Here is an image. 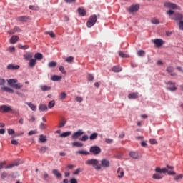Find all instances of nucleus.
Instances as JSON below:
<instances>
[{
	"label": "nucleus",
	"instance_id": "b1692460",
	"mask_svg": "<svg viewBox=\"0 0 183 183\" xmlns=\"http://www.w3.org/2000/svg\"><path fill=\"white\" fill-rule=\"evenodd\" d=\"M51 81H58L62 79V76H58V75H53L51 76Z\"/></svg>",
	"mask_w": 183,
	"mask_h": 183
},
{
	"label": "nucleus",
	"instance_id": "6ab92c4d",
	"mask_svg": "<svg viewBox=\"0 0 183 183\" xmlns=\"http://www.w3.org/2000/svg\"><path fill=\"white\" fill-rule=\"evenodd\" d=\"M17 41H19L18 36H12L9 40L10 44H16Z\"/></svg>",
	"mask_w": 183,
	"mask_h": 183
},
{
	"label": "nucleus",
	"instance_id": "dca6fc26",
	"mask_svg": "<svg viewBox=\"0 0 183 183\" xmlns=\"http://www.w3.org/2000/svg\"><path fill=\"white\" fill-rule=\"evenodd\" d=\"M153 179H162L164 175L161 172H157L152 176Z\"/></svg>",
	"mask_w": 183,
	"mask_h": 183
},
{
	"label": "nucleus",
	"instance_id": "603ef678",
	"mask_svg": "<svg viewBox=\"0 0 183 183\" xmlns=\"http://www.w3.org/2000/svg\"><path fill=\"white\" fill-rule=\"evenodd\" d=\"M152 24H154L155 25H158L159 24V20L157 19H152Z\"/></svg>",
	"mask_w": 183,
	"mask_h": 183
},
{
	"label": "nucleus",
	"instance_id": "f8f14e48",
	"mask_svg": "<svg viewBox=\"0 0 183 183\" xmlns=\"http://www.w3.org/2000/svg\"><path fill=\"white\" fill-rule=\"evenodd\" d=\"M138 9H139V4H135V5H132L129 8L128 11L129 12H137Z\"/></svg>",
	"mask_w": 183,
	"mask_h": 183
},
{
	"label": "nucleus",
	"instance_id": "774afa93",
	"mask_svg": "<svg viewBox=\"0 0 183 183\" xmlns=\"http://www.w3.org/2000/svg\"><path fill=\"white\" fill-rule=\"evenodd\" d=\"M9 52H15V47L11 46L9 48Z\"/></svg>",
	"mask_w": 183,
	"mask_h": 183
},
{
	"label": "nucleus",
	"instance_id": "c85d7f7f",
	"mask_svg": "<svg viewBox=\"0 0 183 183\" xmlns=\"http://www.w3.org/2000/svg\"><path fill=\"white\" fill-rule=\"evenodd\" d=\"M76 154H79V155H91V152L85 150L77 151Z\"/></svg>",
	"mask_w": 183,
	"mask_h": 183
},
{
	"label": "nucleus",
	"instance_id": "f257e3e1",
	"mask_svg": "<svg viewBox=\"0 0 183 183\" xmlns=\"http://www.w3.org/2000/svg\"><path fill=\"white\" fill-rule=\"evenodd\" d=\"M86 165H90L96 169V171H99L101 169V164H99V160L97 159H87L85 162Z\"/></svg>",
	"mask_w": 183,
	"mask_h": 183
},
{
	"label": "nucleus",
	"instance_id": "052dcab7",
	"mask_svg": "<svg viewBox=\"0 0 183 183\" xmlns=\"http://www.w3.org/2000/svg\"><path fill=\"white\" fill-rule=\"evenodd\" d=\"M105 142L107 144H112V142H114V140L112 139H105Z\"/></svg>",
	"mask_w": 183,
	"mask_h": 183
},
{
	"label": "nucleus",
	"instance_id": "338daca9",
	"mask_svg": "<svg viewBox=\"0 0 183 183\" xmlns=\"http://www.w3.org/2000/svg\"><path fill=\"white\" fill-rule=\"evenodd\" d=\"M70 183H78V181L75 178H72L70 179Z\"/></svg>",
	"mask_w": 183,
	"mask_h": 183
},
{
	"label": "nucleus",
	"instance_id": "4c0bfd02",
	"mask_svg": "<svg viewBox=\"0 0 183 183\" xmlns=\"http://www.w3.org/2000/svg\"><path fill=\"white\" fill-rule=\"evenodd\" d=\"M65 124H66V120L63 119L62 121L59 124L58 128H62L65 127Z\"/></svg>",
	"mask_w": 183,
	"mask_h": 183
},
{
	"label": "nucleus",
	"instance_id": "cd10ccee",
	"mask_svg": "<svg viewBox=\"0 0 183 183\" xmlns=\"http://www.w3.org/2000/svg\"><path fill=\"white\" fill-rule=\"evenodd\" d=\"M39 109L41 112H44V111H48V106L45 104H39Z\"/></svg>",
	"mask_w": 183,
	"mask_h": 183
},
{
	"label": "nucleus",
	"instance_id": "423d86ee",
	"mask_svg": "<svg viewBox=\"0 0 183 183\" xmlns=\"http://www.w3.org/2000/svg\"><path fill=\"white\" fill-rule=\"evenodd\" d=\"M89 151L91 154H93V155H99V153L101 152V147L95 145V146H92L89 149Z\"/></svg>",
	"mask_w": 183,
	"mask_h": 183
},
{
	"label": "nucleus",
	"instance_id": "2f4dec72",
	"mask_svg": "<svg viewBox=\"0 0 183 183\" xmlns=\"http://www.w3.org/2000/svg\"><path fill=\"white\" fill-rule=\"evenodd\" d=\"M98 138V133L94 132L89 136L90 141H94V139H97Z\"/></svg>",
	"mask_w": 183,
	"mask_h": 183
},
{
	"label": "nucleus",
	"instance_id": "09e8293b",
	"mask_svg": "<svg viewBox=\"0 0 183 183\" xmlns=\"http://www.w3.org/2000/svg\"><path fill=\"white\" fill-rule=\"evenodd\" d=\"M19 48L20 49H24V50H25V49H28V48H29V46H28V45L22 46L21 44H19Z\"/></svg>",
	"mask_w": 183,
	"mask_h": 183
},
{
	"label": "nucleus",
	"instance_id": "4d7b16f0",
	"mask_svg": "<svg viewBox=\"0 0 183 183\" xmlns=\"http://www.w3.org/2000/svg\"><path fill=\"white\" fill-rule=\"evenodd\" d=\"M82 172V169H81V168H78L76 171L74 172V174L78 175L79 172Z\"/></svg>",
	"mask_w": 183,
	"mask_h": 183
},
{
	"label": "nucleus",
	"instance_id": "69168bd1",
	"mask_svg": "<svg viewBox=\"0 0 183 183\" xmlns=\"http://www.w3.org/2000/svg\"><path fill=\"white\" fill-rule=\"evenodd\" d=\"M5 82H6L5 79L0 78V85H5Z\"/></svg>",
	"mask_w": 183,
	"mask_h": 183
},
{
	"label": "nucleus",
	"instance_id": "bf43d9fd",
	"mask_svg": "<svg viewBox=\"0 0 183 183\" xmlns=\"http://www.w3.org/2000/svg\"><path fill=\"white\" fill-rule=\"evenodd\" d=\"M29 9H31V11H38L39 8L35 6H29Z\"/></svg>",
	"mask_w": 183,
	"mask_h": 183
},
{
	"label": "nucleus",
	"instance_id": "c03bdc74",
	"mask_svg": "<svg viewBox=\"0 0 183 183\" xmlns=\"http://www.w3.org/2000/svg\"><path fill=\"white\" fill-rule=\"evenodd\" d=\"M138 56H145V51L144 50H139L137 51Z\"/></svg>",
	"mask_w": 183,
	"mask_h": 183
},
{
	"label": "nucleus",
	"instance_id": "a878e982",
	"mask_svg": "<svg viewBox=\"0 0 183 183\" xmlns=\"http://www.w3.org/2000/svg\"><path fill=\"white\" fill-rule=\"evenodd\" d=\"M52 174L56 176V178H62V174L57 169H53Z\"/></svg>",
	"mask_w": 183,
	"mask_h": 183
},
{
	"label": "nucleus",
	"instance_id": "473e14b6",
	"mask_svg": "<svg viewBox=\"0 0 183 183\" xmlns=\"http://www.w3.org/2000/svg\"><path fill=\"white\" fill-rule=\"evenodd\" d=\"M112 71L113 72H121L122 71V69L119 66H114V67H112Z\"/></svg>",
	"mask_w": 183,
	"mask_h": 183
},
{
	"label": "nucleus",
	"instance_id": "5701e85b",
	"mask_svg": "<svg viewBox=\"0 0 183 183\" xmlns=\"http://www.w3.org/2000/svg\"><path fill=\"white\" fill-rule=\"evenodd\" d=\"M7 69H11V71H15L16 69H19V65H14V64H9L7 66Z\"/></svg>",
	"mask_w": 183,
	"mask_h": 183
},
{
	"label": "nucleus",
	"instance_id": "f3484780",
	"mask_svg": "<svg viewBox=\"0 0 183 183\" xmlns=\"http://www.w3.org/2000/svg\"><path fill=\"white\" fill-rule=\"evenodd\" d=\"M29 19H31V18L26 16H19L17 18V20L20 21V22H26V21H29Z\"/></svg>",
	"mask_w": 183,
	"mask_h": 183
},
{
	"label": "nucleus",
	"instance_id": "2eb2a0df",
	"mask_svg": "<svg viewBox=\"0 0 183 183\" xmlns=\"http://www.w3.org/2000/svg\"><path fill=\"white\" fill-rule=\"evenodd\" d=\"M139 94H138V92L130 93L128 95L129 99H137V98H139Z\"/></svg>",
	"mask_w": 183,
	"mask_h": 183
},
{
	"label": "nucleus",
	"instance_id": "c756f323",
	"mask_svg": "<svg viewBox=\"0 0 183 183\" xmlns=\"http://www.w3.org/2000/svg\"><path fill=\"white\" fill-rule=\"evenodd\" d=\"M72 133L71 132H63L61 133L59 137L60 138H66V137H69V135H71Z\"/></svg>",
	"mask_w": 183,
	"mask_h": 183
},
{
	"label": "nucleus",
	"instance_id": "9b49d317",
	"mask_svg": "<svg viewBox=\"0 0 183 183\" xmlns=\"http://www.w3.org/2000/svg\"><path fill=\"white\" fill-rule=\"evenodd\" d=\"M101 168H109L110 163L108 159H103L101 160Z\"/></svg>",
	"mask_w": 183,
	"mask_h": 183
},
{
	"label": "nucleus",
	"instance_id": "6e6d98bb",
	"mask_svg": "<svg viewBox=\"0 0 183 183\" xmlns=\"http://www.w3.org/2000/svg\"><path fill=\"white\" fill-rule=\"evenodd\" d=\"M7 131H8L9 135H14V134H15V130L14 129H9Z\"/></svg>",
	"mask_w": 183,
	"mask_h": 183
},
{
	"label": "nucleus",
	"instance_id": "bb28decb",
	"mask_svg": "<svg viewBox=\"0 0 183 183\" xmlns=\"http://www.w3.org/2000/svg\"><path fill=\"white\" fill-rule=\"evenodd\" d=\"M35 65H36V60L35 59H30V61L29 62V66L30 68H34V66H35Z\"/></svg>",
	"mask_w": 183,
	"mask_h": 183
},
{
	"label": "nucleus",
	"instance_id": "0eeeda50",
	"mask_svg": "<svg viewBox=\"0 0 183 183\" xmlns=\"http://www.w3.org/2000/svg\"><path fill=\"white\" fill-rule=\"evenodd\" d=\"M166 85L171 86L167 87V90L170 91L171 92H174V91H177V89H178V88L175 86V82L168 81L166 83Z\"/></svg>",
	"mask_w": 183,
	"mask_h": 183
},
{
	"label": "nucleus",
	"instance_id": "680f3d73",
	"mask_svg": "<svg viewBox=\"0 0 183 183\" xmlns=\"http://www.w3.org/2000/svg\"><path fill=\"white\" fill-rule=\"evenodd\" d=\"M87 79L88 81H94V76H92V74H88Z\"/></svg>",
	"mask_w": 183,
	"mask_h": 183
},
{
	"label": "nucleus",
	"instance_id": "c9c22d12",
	"mask_svg": "<svg viewBox=\"0 0 183 183\" xmlns=\"http://www.w3.org/2000/svg\"><path fill=\"white\" fill-rule=\"evenodd\" d=\"M39 142L44 143L46 142V136H44L43 134H41L39 136Z\"/></svg>",
	"mask_w": 183,
	"mask_h": 183
},
{
	"label": "nucleus",
	"instance_id": "4be33fe9",
	"mask_svg": "<svg viewBox=\"0 0 183 183\" xmlns=\"http://www.w3.org/2000/svg\"><path fill=\"white\" fill-rule=\"evenodd\" d=\"M77 11H78V14L81 16H85V15H86V11H85L84 8L79 7Z\"/></svg>",
	"mask_w": 183,
	"mask_h": 183
},
{
	"label": "nucleus",
	"instance_id": "20e7f679",
	"mask_svg": "<svg viewBox=\"0 0 183 183\" xmlns=\"http://www.w3.org/2000/svg\"><path fill=\"white\" fill-rule=\"evenodd\" d=\"M172 19H174V21H179L178 24L179 29L180 31H183V15L179 13H175L174 17L172 18Z\"/></svg>",
	"mask_w": 183,
	"mask_h": 183
},
{
	"label": "nucleus",
	"instance_id": "58836bf2",
	"mask_svg": "<svg viewBox=\"0 0 183 183\" xmlns=\"http://www.w3.org/2000/svg\"><path fill=\"white\" fill-rule=\"evenodd\" d=\"M166 71L168 72V74H171V72H174V66H169L167 67Z\"/></svg>",
	"mask_w": 183,
	"mask_h": 183
},
{
	"label": "nucleus",
	"instance_id": "6e6552de",
	"mask_svg": "<svg viewBox=\"0 0 183 183\" xmlns=\"http://www.w3.org/2000/svg\"><path fill=\"white\" fill-rule=\"evenodd\" d=\"M12 112V107L8 105H2L0 107V112L8 113Z\"/></svg>",
	"mask_w": 183,
	"mask_h": 183
},
{
	"label": "nucleus",
	"instance_id": "3c124183",
	"mask_svg": "<svg viewBox=\"0 0 183 183\" xmlns=\"http://www.w3.org/2000/svg\"><path fill=\"white\" fill-rule=\"evenodd\" d=\"M40 152L45 153L46 151H48V147H42L41 148L39 149Z\"/></svg>",
	"mask_w": 183,
	"mask_h": 183
},
{
	"label": "nucleus",
	"instance_id": "7ed1b4c3",
	"mask_svg": "<svg viewBox=\"0 0 183 183\" xmlns=\"http://www.w3.org/2000/svg\"><path fill=\"white\" fill-rule=\"evenodd\" d=\"M7 82L9 85H11L12 88H14L15 89H21L24 86L22 84L18 83V80L15 79H11L7 80Z\"/></svg>",
	"mask_w": 183,
	"mask_h": 183
},
{
	"label": "nucleus",
	"instance_id": "8fccbe9b",
	"mask_svg": "<svg viewBox=\"0 0 183 183\" xmlns=\"http://www.w3.org/2000/svg\"><path fill=\"white\" fill-rule=\"evenodd\" d=\"M75 101H76V102H82L84 101V98H82L79 96H77L75 98Z\"/></svg>",
	"mask_w": 183,
	"mask_h": 183
},
{
	"label": "nucleus",
	"instance_id": "aec40b11",
	"mask_svg": "<svg viewBox=\"0 0 183 183\" xmlns=\"http://www.w3.org/2000/svg\"><path fill=\"white\" fill-rule=\"evenodd\" d=\"M72 147L77 148H82L84 147V144L79 142H74L71 143Z\"/></svg>",
	"mask_w": 183,
	"mask_h": 183
},
{
	"label": "nucleus",
	"instance_id": "39448f33",
	"mask_svg": "<svg viewBox=\"0 0 183 183\" xmlns=\"http://www.w3.org/2000/svg\"><path fill=\"white\" fill-rule=\"evenodd\" d=\"M97 20L98 17L97 16V15L91 16L86 23L87 28H92V26H94L95 24H97Z\"/></svg>",
	"mask_w": 183,
	"mask_h": 183
},
{
	"label": "nucleus",
	"instance_id": "e2e57ef3",
	"mask_svg": "<svg viewBox=\"0 0 183 183\" xmlns=\"http://www.w3.org/2000/svg\"><path fill=\"white\" fill-rule=\"evenodd\" d=\"M11 144H12V145H18L19 142L17 140L13 139L11 140Z\"/></svg>",
	"mask_w": 183,
	"mask_h": 183
},
{
	"label": "nucleus",
	"instance_id": "5fc2aeb1",
	"mask_svg": "<svg viewBox=\"0 0 183 183\" xmlns=\"http://www.w3.org/2000/svg\"><path fill=\"white\" fill-rule=\"evenodd\" d=\"M59 69L60 72L62 73V74H66V71H65V69L62 66H60Z\"/></svg>",
	"mask_w": 183,
	"mask_h": 183
},
{
	"label": "nucleus",
	"instance_id": "864d4df0",
	"mask_svg": "<svg viewBox=\"0 0 183 183\" xmlns=\"http://www.w3.org/2000/svg\"><path fill=\"white\" fill-rule=\"evenodd\" d=\"M183 174H179L174 177L175 181H178V179H182Z\"/></svg>",
	"mask_w": 183,
	"mask_h": 183
},
{
	"label": "nucleus",
	"instance_id": "de8ad7c7",
	"mask_svg": "<svg viewBox=\"0 0 183 183\" xmlns=\"http://www.w3.org/2000/svg\"><path fill=\"white\" fill-rule=\"evenodd\" d=\"M45 34L46 35H49L51 38H55V34H54L52 31H46Z\"/></svg>",
	"mask_w": 183,
	"mask_h": 183
},
{
	"label": "nucleus",
	"instance_id": "a19ab883",
	"mask_svg": "<svg viewBox=\"0 0 183 183\" xmlns=\"http://www.w3.org/2000/svg\"><path fill=\"white\" fill-rule=\"evenodd\" d=\"M48 66H49V68H55V66H56V62H55V61L49 62L48 64Z\"/></svg>",
	"mask_w": 183,
	"mask_h": 183
},
{
	"label": "nucleus",
	"instance_id": "49530a36",
	"mask_svg": "<svg viewBox=\"0 0 183 183\" xmlns=\"http://www.w3.org/2000/svg\"><path fill=\"white\" fill-rule=\"evenodd\" d=\"M88 139H89V137H88V135H84L82 136L81 138L79 139V141L85 142V141H88Z\"/></svg>",
	"mask_w": 183,
	"mask_h": 183
},
{
	"label": "nucleus",
	"instance_id": "9d476101",
	"mask_svg": "<svg viewBox=\"0 0 183 183\" xmlns=\"http://www.w3.org/2000/svg\"><path fill=\"white\" fill-rule=\"evenodd\" d=\"M84 131L79 129L77 132L73 133V134L71 135V139H78V138H79V137H81V135H84Z\"/></svg>",
	"mask_w": 183,
	"mask_h": 183
},
{
	"label": "nucleus",
	"instance_id": "0e129e2a",
	"mask_svg": "<svg viewBox=\"0 0 183 183\" xmlns=\"http://www.w3.org/2000/svg\"><path fill=\"white\" fill-rule=\"evenodd\" d=\"M14 32H21V29H19V27H18V26H15L14 28Z\"/></svg>",
	"mask_w": 183,
	"mask_h": 183
},
{
	"label": "nucleus",
	"instance_id": "ea45409f",
	"mask_svg": "<svg viewBox=\"0 0 183 183\" xmlns=\"http://www.w3.org/2000/svg\"><path fill=\"white\" fill-rule=\"evenodd\" d=\"M59 99H65L66 98V93L65 92H61L59 96Z\"/></svg>",
	"mask_w": 183,
	"mask_h": 183
},
{
	"label": "nucleus",
	"instance_id": "f704fd0d",
	"mask_svg": "<svg viewBox=\"0 0 183 183\" xmlns=\"http://www.w3.org/2000/svg\"><path fill=\"white\" fill-rule=\"evenodd\" d=\"M118 178H122L124 177V170H121V168L119 167L117 169Z\"/></svg>",
	"mask_w": 183,
	"mask_h": 183
},
{
	"label": "nucleus",
	"instance_id": "e433bc0d",
	"mask_svg": "<svg viewBox=\"0 0 183 183\" xmlns=\"http://www.w3.org/2000/svg\"><path fill=\"white\" fill-rule=\"evenodd\" d=\"M55 107V100H51L49 102L48 108L50 109Z\"/></svg>",
	"mask_w": 183,
	"mask_h": 183
},
{
	"label": "nucleus",
	"instance_id": "79ce46f5",
	"mask_svg": "<svg viewBox=\"0 0 183 183\" xmlns=\"http://www.w3.org/2000/svg\"><path fill=\"white\" fill-rule=\"evenodd\" d=\"M18 165H19V163L11 164L6 166L5 168H6V169H9L10 168H13V167H18Z\"/></svg>",
	"mask_w": 183,
	"mask_h": 183
},
{
	"label": "nucleus",
	"instance_id": "a18cd8bd",
	"mask_svg": "<svg viewBox=\"0 0 183 183\" xmlns=\"http://www.w3.org/2000/svg\"><path fill=\"white\" fill-rule=\"evenodd\" d=\"M119 56H121V58H128V54H124L122 51H119Z\"/></svg>",
	"mask_w": 183,
	"mask_h": 183
},
{
	"label": "nucleus",
	"instance_id": "393cba45",
	"mask_svg": "<svg viewBox=\"0 0 183 183\" xmlns=\"http://www.w3.org/2000/svg\"><path fill=\"white\" fill-rule=\"evenodd\" d=\"M23 56L24 59H26V61H29V59H31L34 56V54H32V53L31 52H29V53H26V54H24Z\"/></svg>",
	"mask_w": 183,
	"mask_h": 183
},
{
	"label": "nucleus",
	"instance_id": "ddd939ff",
	"mask_svg": "<svg viewBox=\"0 0 183 183\" xmlns=\"http://www.w3.org/2000/svg\"><path fill=\"white\" fill-rule=\"evenodd\" d=\"M129 156L134 159H139V158H141V155H139V154L136 152H131L129 153Z\"/></svg>",
	"mask_w": 183,
	"mask_h": 183
},
{
	"label": "nucleus",
	"instance_id": "4468645a",
	"mask_svg": "<svg viewBox=\"0 0 183 183\" xmlns=\"http://www.w3.org/2000/svg\"><path fill=\"white\" fill-rule=\"evenodd\" d=\"M153 43L156 44V46L157 48H159L164 44V41H162V39H156L153 41Z\"/></svg>",
	"mask_w": 183,
	"mask_h": 183
},
{
	"label": "nucleus",
	"instance_id": "412c9836",
	"mask_svg": "<svg viewBox=\"0 0 183 183\" xmlns=\"http://www.w3.org/2000/svg\"><path fill=\"white\" fill-rule=\"evenodd\" d=\"M25 104L29 107L31 111H36V105L28 102H26Z\"/></svg>",
	"mask_w": 183,
	"mask_h": 183
},
{
	"label": "nucleus",
	"instance_id": "7c9ffc66",
	"mask_svg": "<svg viewBox=\"0 0 183 183\" xmlns=\"http://www.w3.org/2000/svg\"><path fill=\"white\" fill-rule=\"evenodd\" d=\"M2 91H5L6 92H9V94H14V89L9 88V87H1Z\"/></svg>",
	"mask_w": 183,
	"mask_h": 183
},
{
	"label": "nucleus",
	"instance_id": "72a5a7b5",
	"mask_svg": "<svg viewBox=\"0 0 183 183\" xmlns=\"http://www.w3.org/2000/svg\"><path fill=\"white\" fill-rule=\"evenodd\" d=\"M34 58L37 61H41V59H42V58H44V56L42 55V54L41 53H36L35 55H34Z\"/></svg>",
	"mask_w": 183,
	"mask_h": 183
},
{
	"label": "nucleus",
	"instance_id": "a211bd4d",
	"mask_svg": "<svg viewBox=\"0 0 183 183\" xmlns=\"http://www.w3.org/2000/svg\"><path fill=\"white\" fill-rule=\"evenodd\" d=\"M40 89L43 92H46L48 91H51L52 88L46 85H41Z\"/></svg>",
	"mask_w": 183,
	"mask_h": 183
},
{
	"label": "nucleus",
	"instance_id": "1a4fd4ad",
	"mask_svg": "<svg viewBox=\"0 0 183 183\" xmlns=\"http://www.w3.org/2000/svg\"><path fill=\"white\" fill-rule=\"evenodd\" d=\"M164 6L166 8H169V9H181L177 4L171 2L164 3Z\"/></svg>",
	"mask_w": 183,
	"mask_h": 183
},
{
	"label": "nucleus",
	"instance_id": "13d9d810",
	"mask_svg": "<svg viewBox=\"0 0 183 183\" xmlns=\"http://www.w3.org/2000/svg\"><path fill=\"white\" fill-rule=\"evenodd\" d=\"M40 129H46V124L44 123L40 124Z\"/></svg>",
	"mask_w": 183,
	"mask_h": 183
},
{
	"label": "nucleus",
	"instance_id": "f03ea898",
	"mask_svg": "<svg viewBox=\"0 0 183 183\" xmlns=\"http://www.w3.org/2000/svg\"><path fill=\"white\" fill-rule=\"evenodd\" d=\"M167 168L161 169L159 167H157L155 171L157 172H160L161 174H167V172L169 175H175V172H174V167L167 165Z\"/></svg>",
	"mask_w": 183,
	"mask_h": 183
},
{
	"label": "nucleus",
	"instance_id": "37998d69",
	"mask_svg": "<svg viewBox=\"0 0 183 183\" xmlns=\"http://www.w3.org/2000/svg\"><path fill=\"white\" fill-rule=\"evenodd\" d=\"M66 62H68L69 64H72L74 62V57L69 56L66 59Z\"/></svg>",
	"mask_w": 183,
	"mask_h": 183
}]
</instances>
